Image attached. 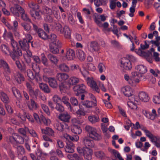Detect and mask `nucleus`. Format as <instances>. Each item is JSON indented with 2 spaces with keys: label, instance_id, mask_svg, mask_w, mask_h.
I'll return each mask as SVG.
<instances>
[{
  "label": "nucleus",
  "instance_id": "nucleus-23",
  "mask_svg": "<svg viewBox=\"0 0 160 160\" xmlns=\"http://www.w3.org/2000/svg\"><path fill=\"white\" fill-rule=\"evenodd\" d=\"M74 146L73 144L71 142H67V145L65 148V151L68 153H72L74 152Z\"/></svg>",
  "mask_w": 160,
  "mask_h": 160
},
{
  "label": "nucleus",
  "instance_id": "nucleus-15",
  "mask_svg": "<svg viewBox=\"0 0 160 160\" xmlns=\"http://www.w3.org/2000/svg\"><path fill=\"white\" fill-rule=\"evenodd\" d=\"M42 134H47L49 136L54 137L55 136L54 131L51 128L47 127L45 129L41 128Z\"/></svg>",
  "mask_w": 160,
  "mask_h": 160
},
{
  "label": "nucleus",
  "instance_id": "nucleus-8",
  "mask_svg": "<svg viewBox=\"0 0 160 160\" xmlns=\"http://www.w3.org/2000/svg\"><path fill=\"white\" fill-rule=\"evenodd\" d=\"M80 80L78 77L72 76L71 77L66 81V83L69 88H70L72 86L76 85L79 82Z\"/></svg>",
  "mask_w": 160,
  "mask_h": 160
},
{
  "label": "nucleus",
  "instance_id": "nucleus-47",
  "mask_svg": "<svg viewBox=\"0 0 160 160\" xmlns=\"http://www.w3.org/2000/svg\"><path fill=\"white\" fill-rule=\"evenodd\" d=\"M58 48L55 46L51 44L50 45V51L52 53L55 54H57L59 52Z\"/></svg>",
  "mask_w": 160,
  "mask_h": 160
},
{
  "label": "nucleus",
  "instance_id": "nucleus-41",
  "mask_svg": "<svg viewBox=\"0 0 160 160\" xmlns=\"http://www.w3.org/2000/svg\"><path fill=\"white\" fill-rule=\"evenodd\" d=\"M95 21L99 27H103L105 29L108 28L109 26V24L108 22H105L104 23L102 24L101 22L97 18H95Z\"/></svg>",
  "mask_w": 160,
  "mask_h": 160
},
{
  "label": "nucleus",
  "instance_id": "nucleus-11",
  "mask_svg": "<svg viewBox=\"0 0 160 160\" xmlns=\"http://www.w3.org/2000/svg\"><path fill=\"white\" fill-rule=\"evenodd\" d=\"M66 57L68 60H73L75 56V52L74 50L70 48L67 49Z\"/></svg>",
  "mask_w": 160,
  "mask_h": 160
},
{
  "label": "nucleus",
  "instance_id": "nucleus-32",
  "mask_svg": "<svg viewBox=\"0 0 160 160\" xmlns=\"http://www.w3.org/2000/svg\"><path fill=\"white\" fill-rule=\"evenodd\" d=\"M14 77L17 82L19 84L23 81L24 80L23 76L19 72H17L14 75Z\"/></svg>",
  "mask_w": 160,
  "mask_h": 160
},
{
  "label": "nucleus",
  "instance_id": "nucleus-36",
  "mask_svg": "<svg viewBox=\"0 0 160 160\" xmlns=\"http://www.w3.org/2000/svg\"><path fill=\"white\" fill-rule=\"evenodd\" d=\"M21 26L23 27L24 30L28 32H30L32 30L31 26L27 22H24L21 23Z\"/></svg>",
  "mask_w": 160,
  "mask_h": 160
},
{
  "label": "nucleus",
  "instance_id": "nucleus-27",
  "mask_svg": "<svg viewBox=\"0 0 160 160\" xmlns=\"http://www.w3.org/2000/svg\"><path fill=\"white\" fill-rule=\"evenodd\" d=\"M13 145L14 147L17 148V153L18 157H20L24 154L25 152L24 149L22 146L17 145L15 144H13Z\"/></svg>",
  "mask_w": 160,
  "mask_h": 160
},
{
  "label": "nucleus",
  "instance_id": "nucleus-10",
  "mask_svg": "<svg viewBox=\"0 0 160 160\" xmlns=\"http://www.w3.org/2000/svg\"><path fill=\"white\" fill-rule=\"evenodd\" d=\"M2 67L7 73L10 74L11 70L8 63L4 60L1 59L0 60V68Z\"/></svg>",
  "mask_w": 160,
  "mask_h": 160
},
{
  "label": "nucleus",
  "instance_id": "nucleus-29",
  "mask_svg": "<svg viewBox=\"0 0 160 160\" xmlns=\"http://www.w3.org/2000/svg\"><path fill=\"white\" fill-rule=\"evenodd\" d=\"M39 87L44 92L48 93L50 92L51 90L48 85L44 83H40L39 84Z\"/></svg>",
  "mask_w": 160,
  "mask_h": 160
},
{
  "label": "nucleus",
  "instance_id": "nucleus-17",
  "mask_svg": "<svg viewBox=\"0 0 160 160\" xmlns=\"http://www.w3.org/2000/svg\"><path fill=\"white\" fill-rule=\"evenodd\" d=\"M122 92L126 96L129 97L132 95V90L130 87L126 86L122 89Z\"/></svg>",
  "mask_w": 160,
  "mask_h": 160
},
{
  "label": "nucleus",
  "instance_id": "nucleus-50",
  "mask_svg": "<svg viewBox=\"0 0 160 160\" xmlns=\"http://www.w3.org/2000/svg\"><path fill=\"white\" fill-rule=\"evenodd\" d=\"M28 6L29 8L32 9V10L34 11L39 9V6L38 4L32 2L29 3Z\"/></svg>",
  "mask_w": 160,
  "mask_h": 160
},
{
  "label": "nucleus",
  "instance_id": "nucleus-30",
  "mask_svg": "<svg viewBox=\"0 0 160 160\" xmlns=\"http://www.w3.org/2000/svg\"><path fill=\"white\" fill-rule=\"evenodd\" d=\"M48 58L52 63L57 65L58 62V59L57 57L51 54H49L48 55Z\"/></svg>",
  "mask_w": 160,
  "mask_h": 160
},
{
  "label": "nucleus",
  "instance_id": "nucleus-28",
  "mask_svg": "<svg viewBox=\"0 0 160 160\" xmlns=\"http://www.w3.org/2000/svg\"><path fill=\"white\" fill-rule=\"evenodd\" d=\"M61 101L68 108L70 111H71L72 110V107L70 103L69 102V98L67 97L66 96L63 97Z\"/></svg>",
  "mask_w": 160,
  "mask_h": 160
},
{
  "label": "nucleus",
  "instance_id": "nucleus-43",
  "mask_svg": "<svg viewBox=\"0 0 160 160\" xmlns=\"http://www.w3.org/2000/svg\"><path fill=\"white\" fill-rule=\"evenodd\" d=\"M89 121L92 123H94L98 122L99 118L98 116L94 115L90 116L88 117Z\"/></svg>",
  "mask_w": 160,
  "mask_h": 160
},
{
  "label": "nucleus",
  "instance_id": "nucleus-58",
  "mask_svg": "<svg viewBox=\"0 0 160 160\" xmlns=\"http://www.w3.org/2000/svg\"><path fill=\"white\" fill-rule=\"evenodd\" d=\"M11 45L13 48L12 49H17L19 48L18 44L17 42L15 41L14 39L11 41Z\"/></svg>",
  "mask_w": 160,
  "mask_h": 160
},
{
  "label": "nucleus",
  "instance_id": "nucleus-14",
  "mask_svg": "<svg viewBox=\"0 0 160 160\" xmlns=\"http://www.w3.org/2000/svg\"><path fill=\"white\" fill-rule=\"evenodd\" d=\"M69 77V76L68 74L63 73H58L56 75L57 79L60 82H64Z\"/></svg>",
  "mask_w": 160,
  "mask_h": 160
},
{
  "label": "nucleus",
  "instance_id": "nucleus-24",
  "mask_svg": "<svg viewBox=\"0 0 160 160\" xmlns=\"http://www.w3.org/2000/svg\"><path fill=\"white\" fill-rule=\"evenodd\" d=\"M64 35L65 38L69 39L71 38V32L69 27L65 26L63 28L62 33Z\"/></svg>",
  "mask_w": 160,
  "mask_h": 160
},
{
  "label": "nucleus",
  "instance_id": "nucleus-54",
  "mask_svg": "<svg viewBox=\"0 0 160 160\" xmlns=\"http://www.w3.org/2000/svg\"><path fill=\"white\" fill-rule=\"evenodd\" d=\"M55 108L57 111L60 112H63L64 110L63 107L59 103L56 104Z\"/></svg>",
  "mask_w": 160,
  "mask_h": 160
},
{
  "label": "nucleus",
  "instance_id": "nucleus-59",
  "mask_svg": "<svg viewBox=\"0 0 160 160\" xmlns=\"http://www.w3.org/2000/svg\"><path fill=\"white\" fill-rule=\"evenodd\" d=\"M27 74L28 76L31 79H34L35 78L34 75L30 69L27 70Z\"/></svg>",
  "mask_w": 160,
  "mask_h": 160
},
{
  "label": "nucleus",
  "instance_id": "nucleus-6",
  "mask_svg": "<svg viewBox=\"0 0 160 160\" xmlns=\"http://www.w3.org/2000/svg\"><path fill=\"white\" fill-rule=\"evenodd\" d=\"M30 14L33 19L40 21L42 19L41 14H43V13L40 10L38 11L30 10Z\"/></svg>",
  "mask_w": 160,
  "mask_h": 160
},
{
  "label": "nucleus",
  "instance_id": "nucleus-45",
  "mask_svg": "<svg viewBox=\"0 0 160 160\" xmlns=\"http://www.w3.org/2000/svg\"><path fill=\"white\" fill-rule=\"evenodd\" d=\"M1 49L2 52L5 54H8V52L10 53V52L8 47L5 44H2L1 45Z\"/></svg>",
  "mask_w": 160,
  "mask_h": 160
},
{
  "label": "nucleus",
  "instance_id": "nucleus-51",
  "mask_svg": "<svg viewBox=\"0 0 160 160\" xmlns=\"http://www.w3.org/2000/svg\"><path fill=\"white\" fill-rule=\"evenodd\" d=\"M84 129L89 135L94 130H95V128L90 126L87 125L85 127Z\"/></svg>",
  "mask_w": 160,
  "mask_h": 160
},
{
  "label": "nucleus",
  "instance_id": "nucleus-60",
  "mask_svg": "<svg viewBox=\"0 0 160 160\" xmlns=\"http://www.w3.org/2000/svg\"><path fill=\"white\" fill-rule=\"evenodd\" d=\"M150 139L152 142L155 143L158 141L160 140V137L158 136H155L153 135Z\"/></svg>",
  "mask_w": 160,
  "mask_h": 160
},
{
  "label": "nucleus",
  "instance_id": "nucleus-31",
  "mask_svg": "<svg viewBox=\"0 0 160 160\" xmlns=\"http://www.w3.org/2000/svg\"><path fill=\"white\" fill-rule=\"evenodd\" d=\"M12 90L13 94L17 99H21L22 96L18 89L15 87H13L12 88Z\"/></svg>",
  "mask_w": 160,
  "mask_h": 160
},
{
  "label": "nucleus",
  "instance_id": "nucleus-35",
  "mask_svg": "<svg viewBox=\"0 0 160 160\" xmlns=\"http://www.w3.org/2000/svg\"><path fill=\"white\" fill-rule=\"evenodd\" d=\"M141 74L145 73L147 71L146 67L142 65L137 66L135 68Z\"/></svg>",
  "mask_w": 160,
  "mask_h": 160
},
{
  "label": "nucleus",
  "instance_id": "nucleus-5",
  "mask_svg": "<svg viewBox=\"0 0 160 160\" xmlns=\"http://www.w3.org/2000/svg\"><path fill=\"white\" fill-rule=\"evenodd\" d=\"M121 67L126 70H129L132 68V65L130 60L124 58L121 61Z\"/></svg>",
  "mask_w": 160,
  "mask_h": 160
},
{
  "label": "nucleus",
  "instance_id": "nucleus-63",
  "mask_svg": "<svg viewBox=\"0 0 160 160\" xmlns=\"http://www.w3.org/2000/svg\"><path fill=\"white\" fill-rule=\"evenodd\" d=\"M52 100L55 103L57 104L59 103L58 102L59 101L61 100V99L59 96L57 95H55L53 96L52 98Z\"/></svg>",
  "mask_w": 160,
  "mask_h": 160
},
{
  "label": "nucleus",
  "instance_id": "nucleus-33",
  "mask_svg": "<svg viewBox=\"0 0 160 160\" xmlns=\"http://www.w3.org/2000/svg\"><path fill=\"white\" fill-rule=\"evenodd\" d=\"M26 54L23 55V57L26 62L28 64L30 63L31 62V58H32V55L31 52L29 51H26Z\"/></svg>",
  "mask_w": 160,
  "mask_h": 160
},
{
  "label": "nucleus",
  "instance_id": "nucleus-7",
  "mask_svg": "<svg viewBox=\"0 0 160 160\" xmlns=\"http://www.w3.org/2000/svg\"><path fill=\"white\" fill-rule=\"evenodd\" d=\"M88 50L92 52H98L100 49V47L98 43L96 41H92L90 42L88 47Z\"/></svg>",
  "mask_w": 160,
  "mask_h": 160
},
{
  "label": "nucleus",
  "instance_id": "nucleus-37",
  "mask_svg": "<svg viewBox=\"0 0 160 160\" xmlns=\"http://www.w3.org/2000/svg\"><path fill=\"white\" fill-rule=\"evenodd\" d=\"M59 68L60 70L62 72H69L70 69L69 67L65 63H62L59 66Z\"/></svg>",
  "mask_w": 160,
  "mask_h": 160
},
{
  "label": "nucleus",
  "instance_id": "nucleus-16",
  "mask_svg": "<svg viewBox=\"0 0 160 160\" xmlns=\"http://www.w3.org/2000/svg\"><path fill=\"white\" fill-rule=\"evenodd\" d=\"M138 97L139 99L143 102H148L149 100V97L148 95L146 92H141L139 93Z\"/></svg>",
  "mask_w": 160,
  "mask_h": 160
},
{
  "label": "nucleus",
  "instance_id": "nucleus-64",
  "mask_svg": "<svg viewBox=\"0 0 160 160\" xmlns=\"http://www.w3.org/2000/svg\"><path fill=\"white\" fill-rule=\"evenodd\" d=\"M31 67L35 72H38L40 70L39 66H38L37 64H35L34 63H32Z\"/></svg>",
  "mask_w": 160,
  "mask_h": 160
},
{
  "label": "nucleus",
  "instance_id": "nucleus-62",
  "mask_svg": "<svg viewBox=\"0 0 160 160\" xmlns=\"http://www.w3.org/2000/svg\"><path fill=\"white\" fill-rule=\"evenodd\" d=\"M52 42L57 40V36L54 34H52L50 36H48V38Z\"/></svg>",
  "mask_w": 160,
  "mask_h": 160
},
{
  "label": "nucleus",
  "instance_id": "nucleus-20",
  "mask_svg": "<svg viewBox=\"0 0 160 160\" xmlns=\"http://www.w3.org/2000/svg\"><path fill=\"white\" fill-rule=\"evenodd\" d=\"M58 118L62 121L68 122L69 121L71 116L68 113L66 112L60 114Z\"/></svg>",
  "mask_w": 160,
  "mask_h": 160
},
{
  "label": "nucleus",
  "instance_id": "nucleus-57",
  "mask_svg": "<svg viewBox=\"0 0 160 160\" xmlns=\"http://www.w3.org/2000/svg\"><path fill=\"white\" fill-rule=\"evenodd\" d=\"M28 130V128L27 127H25V128H20L18 129L19 132L22 135L24 136H26V131Z\"/></svg>",
  "mask_w": 160,
  "mask_h": 160
},
{
  "label": "nucleus",
  "instance_id": "nucleus-19",
  "mask_svg": "<svg viewBox=\"0 0 160 160\" xmlns=\"http://www.w3.org/2000/svg\"><path fill=\"white\" fill-rule=\"evenodd\" d=\"M83 142L86 147H93L94 143L93 141L91 140L88 137H85L83 138Z\"/></svg>",
  "mask_w": 160,
  "mask_h": 160
},
{
  "label": "nucleus",
  "instance_id": "nucleus-26",
  "mask_svg": "<svg viewBox=\"0 0 160 160\" xmlns=\"http://www.w3.org/2000/svg\"><path fill=\"white\" fill-rule=\"evenodd\" d=\"M48 81L50 86L52 88H56L58 87V85L55 78H49L48 79Z\"/></svg>",
  "mask_w": 160,
  "mask_h": 160
},
{
  "label": "nucleus",
  "instance_id": "nucleus-52",
  "mask_svg": "<svg viewBox=\"0 0 160 160\" xmlns=\"http://www.w3.org/2000/svg\"><path fill=\"white\" fill-rule=\"evenodd\" d=\"M55 128L58 130L62 132L63 130L64 126L63 124L59 122H57L55 126Z\"/></svg>",
  "mask_w": 160,
  "mask_h": 160
},
{
  "label": "nucleus",
  "instance_id": "nucleus-3",
  "mask_svg": "<svg viewBox=\"0 0 160 160\" xmlns=\"http://www.w3.org/2000/svg\"><path fill=\"white\" fill-rule=\"evenodd\" d=\"M87 84L92 89L97 92H99L100 90L96 82L93 80V78L88 77L86 79Z\"/></svg>",
  "mask_w": 160,
  "mask_h": 160
},
{
  "label": "nucleus",
  "instance_id": "nucleus-13",
  "mask_svg": "<svg viewBox=\"0 0 160 160\" xmlns=\"http://www.w3.org/2000/svg\"><path fill=\"white\" fill-rule=\"evenodd\" d=\"M92 151L87 147H85L83 155L84 158L87 160H91L92 159Z\"/></svg>",
  "mask_w": 160,
  "mask_h": 160
},
{
  "label": "nucleus",
  "instance_id": "nucleus-46",
  "mask_svg": "<svg viewBox=\"0 0 160 160\" xmlns=\"http://www.w3.org/2000/svg\"><path fill=\"white\" fill-rule=\"evenodd\" d=\"M127 105L128 107L130 108L131 109L133 110H137L138 107L136 105V104L133 102L132 101H130L127 102Z\"/></svg>",
  "mask_w": 160,
  "mask_h": 160
},
{
  "label": "nucleus",
  "instance_id": "nucleus-21",
  "mask_svg": "<svg viewBox=\"0 0 160 160\" xmlns=\"http://www.w3.org/2000/svg\"><path fill=\"white\" fill-rule=\"evenodd\" d=\"M39 38L43 40H46L48 38V35L42 29L39 28L37 33Z\"/></svg>",
  "mask_w": 160,
  "mask_h": 160
},
{
  "label": "nucleus",
  "instance_id": "nucleus-25",
  "mask_svg": "<svg viewBox=\"0 0 160 160\" xmlns=\"http://www.w3.org/2000/svg\"><path fill=\"white\" fill-rule=\"evenodd\" d=\"M29 109L31 110H36L38 107V105L32 99H30V103L29 104L28 102H27Z\"/></svg>",
  "mask_w": 160,
  "mask_h": 160
},
{
  "label": "nucleus",
  "instance_id": "nucleus-42",
  "mask_svg": "<svg viewBox=\"0 0 160 160\" xmlns=\"http://www.w3.org/2000/svg\"><path fill=\"white\" fill-rule=\"evenodd\" d=\"M43 14H45L51 15L52 13V11L51 9L46 6H43L42 8Z\"/></svg>",
  "mask_w": 160,
  "mask_h": 160
},
{
  "label": "nucleus",
  "instance_id": "nucleus-48",
  "mask_svg": "<svg viewBox=\"0 0 160 160\" xmlns=\"http://www.w3.org/2000/svg\"><path fill=\"white\" fill-rule=\"evenodd\" d=\"M41 62L46 67L49 66V62L47 58L45 56L44 54H42Z\"/></svg>",
  "mask_w": 160,
  "mask_h": 160
},
{
  "label": "nucleus",
  "instance_id": "nucleus-4",
  "mask_svg": "<svg viewBox=\"0 0 160 160\" xmlns=\"http://www.w3.org/2000/svg\"><path fill=\"white\" fill-rule=\"evenodd\" d=\"M10 55L13 60L18 59L19 57L22 55V51L19 48L17 49H12V51L10 52Z\"/></svg>",
  "mask_w": 160,
  "mask_h": 160
},
{
  "label": "nucleus",
  "instance_id": "nucleus-49",
  "mask_svg": "<svg viewBox=\"0 0 160 160\" xmlns=\"http://www.w3.org/2000/svg\"><path fill=\"white\" fill-rule=\"evenodd\" d=\"M152 101L155 104H160V92L159 93L158 95L153 96Z\"/></svg>",
  "mask_w": 160,
  "mask_h": 160
},
{
  "label": "nucleus",
  "instance_id": "nucleus-53",
  "mask_svg": "<svg viewBox=\"0 0 160 160\" xmlns=\"http://www.w3.org/2000/svg\"><path fill=\"white\" fill-rule=\"evenodd\" d=\"M41 107L43 110L47 115H49L50 114V112L48 106L45 104H42Z\"/></svg>",
  "mask_w": 160,
  "mask_h": 160
},
{
  "label": "nucleus",
  "instance_id": "nucleus-56",
  "mask_svg": "<svg viewBox=\"0 0 160 160\" xmlns=\"http://www.w3.org/2000/svg\"><path fill=\"white\" fill-rule=\"evenodd\" d=\"M70 101L72 104L73 106H78V101L77 99L74 97H72L70 98Z\"/></svg>",
  "mask_w": 160,
  "mask_h": 160
},
{
  "label": "nucleus",
  "instance_id": "nucleus-12",
  "mask_svg": "<svg viewBox=\"0 0 160 160\" xmlns=\"http://www.w3.org/2000/svg\"><path fill=\"white\" fill-rule=\"evenodd\" d=\"M30 42L27 41V40L26 39H24L22 41H20L19 42V44L21 48L23 50L28 51L29 48Z\"/></svg>",
  "mask_w": 160,
  "mask_h": 160
},
{
  "label": "nucleus",
  "instance_id": "nucleus-34",
  "mask_svg": "<svg viewBox=\"0 0 160 160\" xmlns=\"http://www.w3.org/2000/svg\"><path fill=\"white\" fill-rule=\"evenodd\" d=\"M71 131L73 133L79 134L81 133L82 131L79 126L76 125H73L72 127Z\"/></svg>",
  "mask_w": 160,
  "mask_h": 160
},
{
  "label": "nucleus",
  "instance_id": "nucleus-39",
  "mask_svg": "<svg viewBox=\"0 0 160 160\" xmlns=\"http://www.w3.org/2000/svg\"><path fill=\"white\" fill-rule=\"evenodd\" d=\"M1 99L2 102L5 103H8L9 98L6 94L3 92H1Z\"/></svg>",
  "mask_w": 160,
  "mask_h": 160
},
{
  "label": "nucleus",
  "instance_id": "nucleus-18",
  "mask_svg": "<svg viewBox=\"0 0 160 160\" xmlns=\"http://www.w3.org/2000/svg\"><path fill=\"white\" fill-rule=\"evenodd\" d=\"M82 104L86 108H91L97 105V102L90 101L88 100H86L82 102Z\"/></svg>",
  "mask_w": 160,
  "mask_h": 160
},
{
  "label": "nucleus",
  "instance_id": "nucleus-22",
  "mask_svg": "<svg viewBox=\"0 0 160 160\" xmlns=\"http://www.w3.org/2000/svg\"><path fill=\"white\" fill-rule=\"evenodd\" d=\"M89 136L92 139L97 141L100 140L102 138L101 135L97 132V130L96 129L95 130H94L90 134Z\"/></svg>",
  "mask_w": 160,
  "mask_h": 160
},
{
  "label": "nucleus",
  "instance_id": "nucleus-55",
  "mask_svg": "<svg viewBox=\"0 0 160 160\" xmlns=\"http://www.w3.org/2000/svg\"><path fill=\"white\" fill-rule=\"evenodd\" d=\"M95 156L98 158L102 159L105 156L104 152L101 151L96 152L95 153Z\"/></svg>",
  "mask_w": 160,
  "mask_h": 160
},
{
  "label": "nucleus",
  "instance_id": "nucleus-1",
  "mask_svg": "<svg viewBox=\"0 0 160 160\" xmlns=\"http://www.w3.org/2000/svg\"><path fill=\"white\" fill-rule=\"evenodd\" d=\"M23 9L18 4H15L10 8V11L12 14L17 17H20V12H22Z\"/></svg>",
  "mask_w": 160,
  "mask_h": 160
},
{
  "label": "nucleus",
  "instance_id": "nucleus-9",
  "mask_svg": "<svg viewBox=\"0 0 160 160\" xmlns=\"http://www.w3.org/2000/svg\"><path fill=\"white\" fill-rule=\"evenodd\" d=\"M13 26H12L9 23H7V24L5 23V25L8 27V29L12 30V32H14L15 35L17 36L18 35V33L17 32L18 29V22L16 20L13 21Z\"/></svg>",
  "mask_w": 160,
  "mask_h": 160
},
{
  "label": "nucleus",
  "instance_id": "nucleus-2",
  "mask_svg": "<svg viewBox=\"0 0 160 160\" xmlns=\"http://www.w3.org/2000/svg\"><path fill=\"white\" fill-rule=\"evenodd\" d=\"M73 90L77 96H78L79 94L87 93L86 87L83 84L75 86L73 88Z\"/></svg>",
  "mask_w": 160,
  "mask_h": 160
},
{
  "label": "nucleus",
  "instance_id": "nucleus-38",
  "mask_svg": "<svg viewBox=\"0 0 160 160\" xmlns=\"http://www.w3.org/2000/svg\"><path fill=\"white\" fill-rule=\"evenodd\" d=\"M77 54L79 59L81 61H83L86 58L85 54L82 50L79 49L77 51Z\"/></svg>",
  "mask_w": 160,
  "mask_h": 160
},
{
  "label": "nucleus",
  "instance_id": "nucleus-40",
  "mask_svg": "<svg viewBox=\"0 0 160 160\" xmlns=\"http://www.w3.org/2000/svg\"><path fill=\"white\" fill-rule=\"evenodd\" d=\"M36 155L37 157V160H46L42 154L41 150L38 149L36 152Z\"/></svg>",
  "mask_w": 160,
  "mask_h": 160
},
{
  "label": "nucleus",
  "instance_id": "nucleus-44",
  "mask_svg": "<svg viewBox=\"0 0 160 160\" xmlns=\"http://www.w3.org/2000/svg\"><path fill=\"white\" fill-rule=\"evenodd\" d=\"M20 14L21 15V18L23 20L26 22H31V19H29L28 15L25 13V11L24 9H23L22 12H20Z\"/></svg>",
  "mask_w": 160,
  "mask_h": 160
},
{
  "label": "nucleus",
  "instance_id": "nucleus-61",
  "mask_svg": "<svg viewBox=\"0 0 160 160\" xmlns=\"http://www.w3.org/2000/svg\"><path fill=\"white\" fill-rule=\"evenodd\" d=\"M99 72L100 73H102L103 71L105 70V67L104 65L102 63H99L98 66Z\"/></svg>",
  "mask_w": 160,
  "mask_h": 160
}]
</instances>
